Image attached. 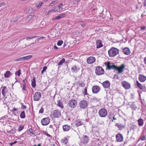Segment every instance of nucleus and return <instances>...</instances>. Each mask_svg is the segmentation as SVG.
Masks as SVG:
<instances>
[{
  "label": "nucleus",
  "mask_w": 146,
  "mask_h": 146,
  "mask_svg": "<svg viewBox=\"0 0 146 146\" xmlns=\"http://www.w3.org/2000/svg\"><path fill=\"white\" fill-rule=\"evenodd\" d=\"M119 52V50L114 47H112L108 51V53L110 57H113L116 56Z\"/></svg>",
  "instance_id": "obj_1"
},
{
  "label": "nucleus",
  "mask_w": 146,
  "mask_h": 146,
  "mask_svg": "<svg viewBox=\"0 0 146 146\" xmlns=\"http://www.w3.org/2000/svg\"><path fill=\"white\" fill-rule=\"evenodd\" d=\"M77 102L74 99H72L68 102V105L71 108L73 109L76 107L77 105Z\"/></svg>",
  "instance_id": "obj_2"
},
{
  "label": "nucleus",
  "mask_w": 146,
  "mask_h": 146,
  "mask_svg": "<svg viewBox=\"0 0 146 146\" xmlns=\"http://www.w3.org/2000/svg\"><path fill=\"white\" fill-rule=\"evenodd\" d=\"M99 116L102 117H106L107 115L108 112L107 110L104 108H102L100 109L98 112Z\"/></svg>",
  "instance_id": "obj_3"
},
{
  "label": "nucleus",
  "mask_w": 146,
  "mask_h": 146,
  "mask_svg": "<svg viewBox=\"0 0 146 146\" xmlns=\"http://www.w3.org/2000/svg\"><path fill=\"white\" fill-rule=\"evenodd\" d=\"M88 103L86 100H82L80 102L79 105L80 107L82 109L86 108L88 106Z\"/></svg>",
  "instance_id": "obj_4"
},
{
  "label": "nucleus",
  "mask_w": 146,
  "mask_h": 146,
  "mask_svg": "<svg viewBox=\"0 0 146 146\" xmlns=\"http://www.w3.org/2000/svg\"><path fill=\"white\" fill-rule=\"evenodd\" d=\"M61 116L60 111L58 109L54 110L52 113L51 116L54 118H59Z\"/></svg>",
  "instance_id": "obj_5"
},
{
  "label": "nucleus",
  "mask_w": 146,
  "mask_h": 146,
  "mask_svg": "<svg viewBox=\"0 0 146 146\" xmlns=\"http://www.w3.org/2000/svg\"><path fill=\"white\" fill-rule=\"evenodd\" d=\"M96 74L97 75H101L104 73V71L102 68L99 66L96 67L95 70Z\"/></svg>",
  "instance_id": "obj_6"
},
{
  "label": "nucleus",
  "mask_w": 146,
  "mask_h": 146,
  "mask_svg": "<svg viewBox=\"0 0 146 146\" xmlns=\"http://www.w3.org/2000/svg\"><path fill=\"white\" fill-rule=\"evenodd\" d=\"M121 85L125 89H129L131 87V84L125 81H123L121 83Z\"/></svg>",
  "instance_id": "obj_7"
},
{
  "label": "nucleus",
  "mask_w": 146,
  "mask_h": 146,
  "mask_svg": "<svg viewBox=\"0 0 146 146\" xmlns=\"http://www.w3.org/2000/svg\"><path fill=\"white\" fill-rule=\"evenodd\" d=\"M41 97V93L40 92H37L34 95L33 100L34 101H38Z\"/></svg>",
  "instance_id": "obj_8"
},
{
  "label": "nucleus",
  "mask_w": 146,
  "mask_h": 146,
  "mask_svg": "<svg viewBox=\"0 0 146 146\" xmlns=\"http://www.w3.org/2000/svg\"><path fill=\"white\" fill-rule=\"evenodd\" d=\"M89 140L88 137L86 135H83L81 139V142L84 144H87Z\"/></svg>",
  "instance_id": "obj_9"
},
{
  "label": "nucleus",
  "mask_w": 146,
  "mask_h": 146,
  "mask_svg": "<svg viewBox=\"0 0 146 146\" xmlns=\"http://www.w3.org/2000/svg\"><path fill=\"white\" fill-rule=\"evenodd\" d=\"M50 122V119L48 117L44 118L42 119L41 121V123L43 125H46Z\"/></svg>",
  "instance_id": "obj_10"
},
{
  "label": "nucleus",
  "mask_w": 146,
  "mask_h": 146,
  "mask_svg": "<svg viewBox=\"0 0 146 146\" xmlns=\"http://www.w3.org/2000/svg\"><path fill=\"white\" fill-rule=\"evenodd\" d=\"M115 137L117 142H120L123 141V138L121 134L118 133L116 135Z\"/></svg>",
  "instance_id": "obj_11"
},
{
  "label": "nucleus",
  "mask_w": 146,
  "mask_h": 146,
  "mask_svg": "<svg viewBox=\"0 0 146 146\" xmlns=\"http://www.w3.org/2000/svg\"><path fill=\"white\" fill-rule=\"evenodd\" d=\"M96 60V58L94 57L91 56L87 58L86 62L88 64H91L95 62Z\"/></svg>",
  "instance_id": "obj_12"
},
{
  "label": "nucleus",
  "mask_w": 146,
  "mask_h": 146,
  "mask_svg": "<svg viewBox=\"0 0 146 146\" xmlns=\"http://www.w3.org/2000/svg\"><path fill=\"white\" fill-rule=\"evenodd\" d=\"M105 64L106 67V69H108L109 70H110L111 69L115 70L116 66L115 65L113 64L111 65L110 63L109 62H108L105 63Z\"/></svg>",
  "instance_id": "obj_13"
},
{
  "label": "nucleus",
  "mask_w": 146,
  "mask_h": 146,
  "mask_svg": "<svg viewBox=\"0 0 146 146\" xmlns=\"http://www.w3.org/2000/svg\"><path fill=\"white\" fill-rule=\"evenodd\" d=\"M125 67V65L124 64H123L120 67L116 66L115 70L118 71V74H120L123 72Z\"/></svg>",
  "instance_id": "obj_14"
},
{
  "label": "nucleus",
  "mask_w": 146,
  "mask_h": 146,
  "mask_svg": "<svg viewBox=\"0 0 146 146\" xmlns=\"http://www.w3.org/2000/svg\"><path fill=\"white\" fill-rule=\"evenodd\" d=\"M100 87L98 86H94L92 88V92L94 93H97L100 91Z\"/></svg>",
  "instance_id": "obj_15"
},
{
  "label": "nucleus",
  "mask_w": 146,
  "mask_h": 146,
  "mask_svg": "<svg viewBox=\"0 0 146 146\" xmlns=\"http://www.w3.org/2000/svg\"><path fill=\"white\" fill-rule=\"evenodd\" d=\"M80 68L76 65L73 66L71 68V71L73 73H76L80 70Z\"/></svg>",
  "instance_id": "obj_16"
},
{
  "label": "nucleus",
  "mask_w": 146,
  "mask_h": 146,
  "mask_svg": "<svg viewBox=\"0 0 146 146\" xmlns=\"http://www.w3.org/2000/svg\"><path fill=\"white\" fill-rule=\"evenodd\" d=\"M146 80V76L142 74H140L139 76V80L141 82H144Z\"/></svg>",
  "instance_id": "obj_17"
},
{
  "label": "nucleus",
  "mask_w": 146,
  "mask_h": 146,
  "mask_svg": "<svg viewBox=\"0 0 146 146\" xmlns=\"http://www.w3.org/2000/svg\"><path fill=\"white\" fill-rule=\"evenodd\" d=\"M136 83L137 87L140 90H143L145 89V86L144 85L141 84L137 80L136 81Z\"/></svg>",
  "instance_id": "obj_18"
},
{
  "label": "nucleus",
  "mask_w": 146,
  "mask_h": 146,
  "mask_svg": "<svg viewBox=\"0 0 146 146\" xmlns=\"http://www.w3.org/2000/svg\"><path fill=\"white\" fill-rule=\"evenodd\" d=\"M122 52L125 54L127 55H129L130 53L129 49L127 47H125L122 49Z\"/></svg>",
  "instance_id": "obj_19"
},
{
  "label": "nucleus",
  "mask_w": 146,
  "mask_h": 146,
  "mask_svg": "<svg viewBox=\"0 0 146 146\" xmlns=\"http://www.w3.org/2000/svg\"><path fill=\"white\" fill-rule=\"evenodd\" d=\"M102 85L104 88H108L110 85V83L109 81H106L102 83Z\"/></svg>",
  "instance_id": "obj_20"
},
{
  "label": "nucleus",
  "mask_w": 146,
  "mask_h": 146,
  "mask_svg": "<svg viewBox=\"0 0 146 146\" xmlns=\"http://www.w3.org/2000/svg\"><path fill=\"white\" fill-rule=\"evenodd\" d=\"M66 16L65 14H60L59 15L57 16L56 17L53 18L52 20H59L61 19L64 17Z\"/></svg>",
  "instance_id": "obj_21"
},
{
  "label": "nucleus",
  "mask_w": 146,
  "mask_h": 146,
  "mask_svg": "<svg viewBox=\"0 0 146 146\" xmlns=\"http://www.w3.org/2000/svg\"><path fill=\"white\" fill-rule=\"evenodd\" d=\"M70 128L71 127L67 125H65L62 126L63 131L64 132L68 131Z\"/></svg>",
  "instance_id": "obj_22"
},
{
  "label": "nucleus",
  "mask_w": 146,
  "mask_h": 146,
  "mask_svg": "<svg viewBox=\"0 0 146 146\" xmlns=\"http://www.w3.org/2000/svg\"><path fill=\"white\" fill-rule=\"evenodd\" d=\"M96 44L97 48H101L103 46L102 43V41L100 40H97L96 41Z\"/></svg>",
  "instance_id": "obj_23"
},
{
  "label": "nucleus",
  "mask_w": 146,
  "mask_h": 146,
  "mask_svg": "<svg viewBox=\"0 0 146 146\" xmlns=\"http://www.w3.org/2000/svg\"><path fill=\"white\" fill-rule=\"evenodd\" d=\"M1 92L2 95L4 97H5V94L7 93L8 92V89L6 86H4L3 87Z\"/></svg>",
  "instance_id": "obj_24"
},
{
  "label": "nucleus",
  "mask_w": 146,
  "mask_h": 146,
  "mask_svg": "<svg viewBox=\"0 0 146 146\" xmlns=\"http://www.w3.org/2000/svg\"><path fill=\"white\" fill-rule=\"evenodd\" d=\"M68 139L66 137H64L61 140V143L64 145L67 144L68 143Z\"/></svg>",
  "instance_id": "obj_25"
},
{
  "label": "nucleus",
  "mask_w": 146,
  "mask_h": 146,
  "mask_svg": "<svg viewBox=\"0 0 146 146\" xmlns=\"http://www.w3.org/2000/svg\"><path fill=\"white\" fill-rule=\"evenodd\" d=\"M57 105L60 107L61 109H62L64 108L63 104L61 100H58L57 101Z\"/></svg>",
  "instance_id": "obj_26"
},
{
  "label": "nucleus",
  "mask_w": 146,
  "mask_h": 146,
  "mask_svg": "<svg viewBox=\"0 0 146 146\" xmlns=\"http://www.w3.org/2000/svg\"><path fill=\"white\" fill-rule=\"evenodd\" d=\"M31 85L33 88L36 87V78L35 77H33L31 80Z\"/></svg>",
  "instance_id": "obj_27"
},
{
  "label": "nucleus",
  "mask_w": 146,
  "mask_h": 146,
  "mask_svg": "<svg viewBox=\"0 0 146 146\" xmlns=\"http://www.w3.org/2000/svg\"><path fill=\"white\" fill-rule=\"evenodd\" d=\"M83 124V122L79 120H78L75 122V125L77 126L81 125Z\"/></svg>",
  "instance_id": "obj_28"
},
{
  "label": "nucleus",
  "mask_w": 146,
  "mask_h": 146,
  "mask_svg": "<svg viewBox=\"0 0 146 146\" xmlns=\"http://www.w3.org/2000/svg\"><path fill=\"white\" fill-rule=\"evenodd\" d=\"M12 75L11 73L9 71H7L4 74V77L5 78L9 77Z\"/></svg>",
  "instance_id": "obj_29"
},
{
  "label": "nucleus",
  "mask_w": 146,
  "mask_h": 146,
  "mask_svg": "<svg viewBox=\"0 0 146 146\" xmlns=\"http://www.w3.org/2000/svg\"><path fill=\"white\" fill-rule=\"evenodd\" d=\"M32 57V56L31 55H29L25 56L22 57V60H25L29 59L31 58Z\"/></svg>",
  "instance_id": "obj_30"
},
{
  "label": "nucleus",
  "mask_w": 146,
  "mask_h": 146,
  "mask_svg": "<svg viewBox=\"0 0 146 146\" xmlns=\"http://www.w3.org/2000/svg\"><path fill=\"white\" fill-rule=\"evenodd\" d=\"M115 126H117L120 130H121L125 127V126L121 124H119L118 123H116Z\"/></svg>",
  "instance_id": "obj_31"
},
{
  "label": "nucleus",
  "mask_w": 146,
  "mask_h": 146,
  "mask_svg": "<svg viewBox=\"0 0 146 146\" xmlns=\"http://www.w3.org/2000/svg\"><path fill=\"white\" fill-rule=\"evenodd\" d=\"M138 125L139 126H141L143 125V120L141 118H140L138 120Z\"/></svg>",
  "instance_id": "obj_32"
},
{
  "label": "nucleus",
  "mask_w": 146,
  "mask_h": 146,
  "mask_svg": "<svg viewBox=\"0 0 146 146\" xmlns=\"http://www.w3.org/2000/svg\"><path fill=\"white\" fill-rule=\"evenodd\" d=\"M90 110L92 113L93 114H95L97 112V110L95 109L94 108L92 107L90 108Z\"/></svg>",
  "instance_id": "obj_33"
},
{
  "label": "nucleus",
  "mask_w": 146,
  "mask_h": 146,
  "mask_svg": "<svg viewBox=\"0 0 146 146\" xmlns=\"http://www.w3.org/2000/svg\"><path fill=\"white\" fill-rule=\"evenodd\" d=\"M43 3L42 2H39V3H36L35 4L36 6L38 8H39L41 6Z\"/></svg>",
  "instance_id": "obj_34"
},
{
  "label": "nucleus",
  "mask_w": 146,
  "mask_h": 146,
  "mask_svg": "<svg viewBox=\"0 0 146 146\" xmlns=\"http://www.w3.org/2000/svg\"><path fill=\"white\" fill-rule=\"evenodd\" d=\"M20 117L21 118H25V114L24 111L21 112L20 115Z\"/></svg>",
  "instance_id": "obj_35"
},
{
  "label": "nucleus",
  "mask_w": 146,
  "mask_h": 146,
  "mask_svg": "<svg viewBox=\"0 0 146 146\" xmlns=\"http://www.w3.org/2000/svg\"><path fill=\"white\" fill-rule=\"evenodd\" d=\"M28 133L30 135H34L35 134V133H34L32 132V129L30 128L28 130Z\"/></svg>",
  "instance_id": "obj_36"
},
{
  "label": "nucleus",
  "mask_w": 146,
  "mask_h": 146,
  "mask_svg": "<svg viewBox=\"0 0 146 146\" xmlns=\"http://www.w3.org/2000/svg\"><path fill=\"white\" fill-rule=\"evenodd\" d=\"M65 61V59L64 58H63L58 63V65L59 66L62 65Z\"/></svg>",
  "instance_id": "obj_37"
},
{
  "label": "nucleus",
  "mask_w": 146,
  "mask_h": 146,
  "mask_svg": "<svg viewBox=\"0 0 146 146\" xmlns=\"http://www.w3.org/2000/svg\"><path fill=\"white\" fill-rule=\"evenodd\" d=\"M78 84L79 86L81 87H84L85 86V83L83 82H78Z\"/></svg>",
  "instance_id": "obj_38"
},
{
  "label": "nucleus",
  "mask_w": 146,
  "mask_h": 146,
  "mask_svg": "<svg viewBox=\"0 0 146 146\" xmlns=\"http://www.w3.org/2000/svg\"><path fill=\"white\" fill-rule=\"evenodd\" d=\"M131 109L133 110H135L137 108V106H136L134 104H133L131 106Z\"/></svg>",
  "instance_id": "obj_39"
},
{
  "label": "nucleus",
  "mask_w": 146,
  "mask_h": 146,
  "mask_svg": "<svg viewBox=\"0 0 146 146\" xmlns=\"http://www.w3.org/2000/svg\"><path fill=\"white\" fill-rule=\"evenodd\" d=\"M26 84H23V88H22V90L24 92V91H26Z\"/></svg>",
  "instance_id": "obj_40"
},
{
  "label": "nucleus",
  "mask_w": 146,
  "mask_h": 146,
  "mask_svg": "<svg viewBox=\"0 0 146 146\" xmlns=\"http://www.w3.org/2000/svg\"><path fill=\"white\" fill-rule=\"evenodd\" d=\"M15 132V130L14 129H12L11 131H8L7 132L10 134L14 133Z\"/></svg>",
  "instance_id": "obj_41"
},
{
  "label": "nucleus",
  "mask_w": 146,
  "mask_h": 146,
  "mask_svg": "<svg viewBox=\"0 0 146 146\" xmlns=\"http://www.w3.org/2000/svg\"><path fill=\"white\" fill-rule=\"evenodd\" d=\"M24 126L23 125H20L18 128V131H20L22 130L24 128Z\"/></svg>",
  "instance_id": "obj_42"
},
{
  "label": "nucleus",
  "mask_w": 146,
  "mask_h": 146,
  "mask_svg": "<svg viewBox=\"0 0 146 146\" xmlns=\"http://www.w3.org/2000/svg\"><path fill=\"white\" fill-rule=\"evenodd\" d=\"M63 41L62 40H59L57 42V45L58 46L61 45L63 43Z\"/></svg>",
  "instance_id": "obj_43"
},
{
  "label": "nucleus",
  "mask_w": 146,
  "mask_h": 146,
  "mask_svg": "<svg viewBox=\"0 0 146 146\" xmlns=\"http://www.w3.org/2000/svg\"><path fill=\"white\" fill-rule=\"evenodd\" d=\"M47 67L46 66H44L43 67V70L42 71L41 74H43V72L46 70Z\"/></svg>",
  "instance_id": "obj_44"
},
{
  "label": "nucleus",
  "mask_w": 146,
  "mask_h": 146,
  "mask_svg": "<svg viewBox=\"0 0 146 146\" xmlns=\"http://www.w3.org/2000/svg\"><path fill=\"white\" fill-rule=\"evenodd\" d=\"M92 100L93 101H99L98 99L96 97H93Z\"/></svg>",
  "instance_id": "obj_45"
},
{
  "label": "nucleus",
  "mask_w": 146,
  "mask_h": 146,
  "mask_svg": "<svg viewBox=\"0 0 146 146\" xmlns=\"http://www.w3.org/2000/svg\"><path fill=\"white\" fill-rule=\"evenodd\" d=\"M38 36H35L33 37H27L26 38V40H28V39H31L33 38H35L36 37H37Z\"/></svg>",
  "instance_id": "obj_46"
},
{
  "label": "nucleus",
  "mask_w": 146,
  "mask_h": 146,
  "mask_svg": "<svg viewBox=\"0 0 146 146\" xmlns=\"http://www.w3.org/2000/svg\"><path fill=\"white\" fill-rule=\"evenodd\" d=\"M15 74L17 75L18 76H19L21 74V70H19L17 72H16Z\"/></svg>",
  "instance_id": "obj_47"
},
{
  "label": "nucleus",
  "mask_w": 146,
  "mask_h": 146,
  "mask_svg": "<svg viewBox=\"0 0 146 146\" xmlns=\"http://www.w3.org/2000/svg\"><path fill=\"white\" fill-rule=\"evenodd\" d=\"M15 61H23L22 59V57L19 58H17L15 60Z\"/></svg>",
  "instance_id": "obj_48"
},
{
  "label": "nucleus",
  "mask_w": 146,
  "mask_h": 146,
  "mask_svg": "<svg viewBox=\"0 0 146 146\" xmlns=\"http://www.w3.org/2000/svg\"><path fill=\"white\" fill-rule=\"evenodd\" d=\"M114 78L115 79H119L118 75L117 74H115L113 76Z\"/></svg>",
  "instance_id": "obj_49"
},
{
  "label": "nucleus",
  "mask_w": 146,
  "mask_h": 146,
  "mask_svg": "<svg viewBox=\"0 0 146 146\" xmlns=\"http://www.w3.org/2000/svg\"><path fill=\"white\" fill-rule=\"evenodd\" d=\"M17 141H15L14 142H13L9 143V145H10L12 146L13 145L15 144H16V143H17Z\"/></svg>",
  "instance_id": "obj_50"
},
{
  "label": "nucleus",
  "mask_w": 146,
  "mask_h": 146,
  "mask_svg": "<svg viewBox=\"0 0 146 146\" xmlns=\"http://www.w3.org/2000/svg\"><path fill=\"white\" fill-rule=\"evenodd\" d=\"M44 109L42 108H41L39 110V113H42L43 112Z\"/></svg>",
  "instance_id": "obj_51"
},
{
  "label": "nucleus",
  "mask_w": 146,
  "mask_h": 146,
  "mask_svg": "<svg viewBox=\"0 0 146 146\" xmlns=\"http://www.w3.org/2000/svg\"><path fill=\"white\" fill-rule=\"evenodd\" d=\"M53 11H57L58 12V8L57 7L55 6L53 9Z\"/></svg>",
  "instance_id": "obj_52"
},
{
  "label": "nucleus",
  "mask_w": 146,
  "mask_h": 146,
  "mask_svg": "<svg viewBox=\"0 0 146 146\" xmlns=\"http://www.w3.org/2000/svg\"><path fill=\"white\" fill-rule=\"evenodd\" d=\"M140 139L142 141H144L145 139V136H143L141 137Z\"/></svg>",
  "instance_id": "obj_53"
},
{
  "label": "nucleus",
  "mask_w": 146,
  "mask_h": 146,
  "mask_svg": "<svg viewBox=\"0 0 146 146\" xmlns=\"http://www.w3.org/2000/svg\"><path fill=\"white\" fill-rule=\"evenodd\" d=\"M84 95H87L88 94L87 93V89L86 87H85L84 90Z\"/></svg>",
  "instance_id": "obj_54"
},
{
  "label": "nucleus",
  "mask_w": 146,
  "mask_h": 146,
  "mask_svg": "<svg viewBox=\"0 0 146 146\" xmlns=\"http://www.w3.org/2000/svg\"><path fill=\"white\" fill-rule=\"evenodd\" d=\"M131 128L132 129H135L137 128V126L136 125H133L131 126Z\"/></svg>",
  "instance_id": "obj_55"
},
{
  "label": "nucleus",
  "mask_w": 146,
  "mask_h": 146,
  "mask_svg": "<svg viewBox=\"0 0 146 146\" xmlns=\"http://www.w3.org/2000/svg\"><path fill=\"white\" fill-rule=\"evenodd\" d=\"M57 8H58L59 9V10H58V11H61L62 10V7H61V6L60 5H59L57 7Z\"/></svg>",
  "instance_id": "obj_56"
},
{
  "label": "nucleus",
  "mask_w": 146,
  "mask_h": 146,
  "mask_svg": "<svg viewBox=\"0 0 146 146\" xmlns=\"http://www.w3.org/2000/svg\"><path fill=\"white\" fill-rule=\"evenodd\" d=\"M44 133L45 135L48 137H50L51 136L50 135H49L46 132H44Z\"/></svg>",
  "instance_id": "obj_57"
},
{
  "label": "nucleus",
  "mask_w": 146,
  "mask_h": 146,
  "mask_svg": "<svg viewBox=\"0 0 146 146\" xmlns=\"http://www.w3.org/2000/svg\"><path fill=\"white\" fill-rule=\"evenodd\" d=\"M22 82L23 83V84H26L27 80H26V79H24L23 80Z\"/></svg>",
  "instance_id": "obj_58"
},
{
  "label": "nucleus",
  "mask_w": 146,
  "mask_h": 146,
  "mask_svg": "<svg viewBox=\"0 0 146 146\" xmlns=\"http://www.w3.org/2000/svg\"><path fill=\"white\" fill-rule=\"evenodd\" d=\"M55 1L52 2L50 4V6L51 7L53 6L54 5V3Z\"/></svg>",
  "instance_id": "obj_59"
},
{
  "label": "nucleus",
  "mask_w": 146,
  "mask_h": 146,
  "mask_svg": "<svg viewBox=\"0 0 146 146\" xmlns=\"http://www.w3.org/2000/svg\"><path fill=\"white\" fill-rule=\"evenodd\" d=\"M26 106H24L23 105V104L22 105V106L21 107V108L22 109H26Z\"/></svg>",
  "instance_id": "obj_60"
},
{
  "label": "nucleus",
  "mask_w": 146,
  "mask_h": 146,
  "mask_svg": "<svg viewBox=\"0 0 146 146\" xmlns=\"http://www.w3.org/2000/svg\"><path fill=\"white\" fill-rule=\"evenodd\" d=\"M17 110V108H13L12 110V112H13L15 111H16Z\"/></svg>",
  "instance_id": "obj_61"
},
{
  "label": "nucleus",
  "mask_w": 146,
  "mask_h": 146,
  "mask_svg": "<svg viewBox=\"0 0 146 146\" xmlns=\"http://www.w3.org/2000/svg\"><path fill=\"white\" fill-rule=\"evenodd\" d=\"M145 27L144 26H142L141 27V30H144L145 29Z\"/></svg>",
  "instance_id": "obj_62"
},
{
  "label": "nucleus",
  "mask_w": 146,
  "mask_h": 146,
  "mask_svg": "<svg viewBox=\"0 0 146 146\" xmlns=\"http://www.w3.org/2000/svg\"><path fill=\"white\" fill-rule=\"evenodd\" d=\"M144 62L145 64H146V57L144 58Z\"/></svg>",
  "instance_id": "obj_63"
},
{
  "label": "nucleus",
  "mask_w": 146,
  "mask_h": 146,
  "mask_svg": "<svg viewBox=\"0 0 146 146\" xmlns=\"http://www.w3.org/2000/svg\"><path fill=\"white\" fill-rule=\"evenodd\" d=\"M146 5V0H145L144 2V6Z\"/></svg>",
  "instance_id": "obj_64"
}]
</instances>
